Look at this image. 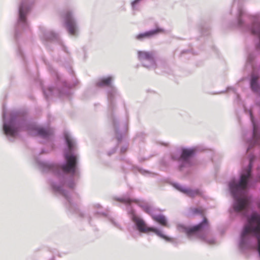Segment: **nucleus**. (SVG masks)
<instances>
[{"instance_id": "1", "label": "nucleus", "mask_w": 260, "mask_h": 260, "mask_svg": "<svg viewBox=\"0 0 260 260\" xmlns=\"http://www.w3.org/2000/svg\"><path fill=\"white\" fill-rule=\"evenodd\" d=\"M64 138L68 147L64 151V162L55 164L36 158V163L42 172L53 173L54 178L50 182L53 191L67 200L71 211L76 212V203L70 198L66 189L67 187L74 188L76 185L77 176V157L75 153L76 142L68 134H64Z\"/></svg>"}, {"instance_id": "2", "label": "nucleus", "mask_w": 260, "mask_h": 260, "mask_svg": "<svg viewBox=\"0 0 260 260\" xmlns=\"http://www.w3.org/2000/svg\"><path fill=\"white\" fill-rule=\"evenodd\" d=\"M3 131L10 141L17 137L22 131L27 132L29 135L39 134L43 137H48L45 129L39 128L36 124L26 119V115L19 111H11L7 115L4 110L3 112Z\"/></svg>"}, {"instance_id": "3", "label": "nucleus", "mask_w": 260, "mask_h": 260, "mask_svg": "<svg viewBox=\"0 0 260 260\" xmlns=\"http://www.w3.org/2000/svg\"><path fill=\"white\" fill-rule=\"evenodd\" d=\"M251 163L250 160L248 168L241 174L238 182L233 180L229 183L230 189L235 199L233 208L236 212L245 209L249 204V198L244 193L251 176Z\"/></svg>"}, {"instance_id": "4", "label": "nucleus", "mask_w": 260, "mask_h": 260, "mask_svg": "<svg viewBox=\"0 0 260 260\" xmlns=\"http://www.w3.org/2000/svg\"><path fill=\"white\" fill-rule=\"evenodd\" d=\"M34 2L31 0H22L18 9V18L15 29V37L17 38L20 29L25 30L28 28L26 15L29 12Z\"/></svg>"}, {"instance_id": "5", "label": "nucleus", "mask_w": 260, "mask_h": 260, "mask_svg": "<svg viewBox=\"0 0 260 260\" xmlns=\"http://www.w3.org/2000/svg\"><path fill=\"white\" fill-rule=\"evenodd\" d=\"M57 78L58 79L57 87L50 86L47 90L43 89L44 94L46 98L51 95L61 97L69 94L70 85H68L64 81L61 80L58 75H57Z\"/></svg>"}, {"instance_id": "6", "label": "nucleus", "mask_w": 260, "mask_h": 260, "mask_svg": "<svg viewBox=\"0 0 260 260\" xmlns=\"http://www.w3.org/2000/svg\"><path fill=\"white\" fill-rule=\"evenodd\" d=\"M191 210L193 214H199L202 215L203 217V220L201 223L197 225L185 229V233L188 237L195 235L204 228L209 226L208 219L204 215L205 210L202 207L192 208Z\"/></svg>"}, {"instance_id": "7", "label": "nucleus", "mask_w": 260, "mask_h": 260, "mask_svg": "<svg viewBox=\"0 0 260 260\" xmlns=\"http://www.w3.org/2000/svg\"><path fill=\"white\" fill-rule=\"evenodd\" d=\"M133 221L136 223L138 230L140 232L148 233L152 232L154 233L158 236L168 242H171L172 241V238L162 234L158 229L152 227H147L145 222L142 219L137 217H134L133 218Z\"/></svg>"}, {"instance_id": "8", "label": "nucleus", "mask_w": 260, "mask_h": 260, "mask_svg": "<svg viewBox=\"0 0 260 260\" xmlns=\"http://www.w3.org/2000/svg\"><path fill=\"white\" fill-rule=\"evenodd\" d=\"M64 25L69 33L72 35H76L77 30V22L71 11H67L63 15Z\"/></svg>"}, {"instance_id": "9", "label": "nucleus", "mask_w": 260, "mask_h": 260, "mask_svg": "<svg viewBox=\"0 0 260 260\" xmlns=\"http://www.w3.org/2000/svg\"><path fill=\"white\" fill-rule=\"evenodd\" d=\"M42 36L41 38L43 41H56L62 47V49L66 51L65 47L63 46L62 42L59 40L58 35L54 33L50 30H47L45 28H41Z\"/></svg>"}, {"instance_id": "10", "label": "nucleus", "mask_w": 260, "mask_h": 260, "mask_svg": "<svg viewBox=\"0 0 260 260\" xmlns=\"http://www.w3.org/2000/svg\"><path fill=\"white\" fill-rule=\"evenodd\" d=\"M165 32L164 29L161 28H157L154 30H151L143 33L138 34L136 36V38L139 40H143L145 39H148L152 37L153 36L160 33Z\"/></svg>"}, {"instance_id": "11", "label": "nucleus", "mask_w": 260, "mask_h": 260, "mask_svg": "<svg viewBox=\"0 0 260 260\" xmlns=\"http://www.w3.org/2000/svg\"><path fill=\"white\" fill-rule=\"evenodd\" d=\"M36 126L37 127L39 128H42V129H45V131H46L47 132V133H48V132H49V135H48V137H43V136H41L40 135H39L38 134H36V135H31V136H40L42 139H43L45 140H46V141L49 142L50 145L51 146H52V144L51 141H52V138H53V129L51 128H50V127L44 128V127L39 126L37 125V124H36ZM51 148H53V146H51Z\"/></svg>"}, {"instance_id": "12", "label": "nucleus", "mask_w": 260, "mask_h": 260, "mask_svg": "<svg viewBox=\"0 0 260 260\" xmlns=\"http://www.w3.org/2000/svg\"><path fill=\"white\" fill-rule=\"evenodd\" d=\"M194 150L192 149H183L180 156V159L183 161H186L189 158L193 155Z\"/></svg>"}, {"instance_id": "13", "label": "nucleus", "mask_w": 260, "mask_h": 260, "mask_svg": "<svg viewBox=\"0 0 260 260\" xmlns=\"http://www.w3.org/2000/svg\"><path fill=\"white\" fill-rule=\"evenodd\" d=\"M152 219L162 226H168L167 220L165 216L162 215H152Z\"/></svg>"}, {"instance_id": "14", "label": "nucleus", "mask_w": 260, "mask_h": 260, "mask_svg": "<svg viewBox=\"0 0 260 260\" xmlns=\"http://www.w3.org/2000/svg\"><path fill=\"white\" fill-rule=\"evenodd\" d=\"M138 54L139 59L153 60L152 55L150 52L139 51Z\"/></svg>"}, {"instance_id": "15", "label": "nucleus", "mask_w": 260, "mask_h": 260, "mask_svg": "<svg viewBox=\"0 0 260 260\" xmlns=\"http://www.w3.org/2000/svg\"><path fill=\"white\" fill-rule=\"evenodd\" d=\"M180 190L186 193L190 197H194L199 194V191L198 189L191 190L186 188H181Z\"/></svg>"}, {"instance_id": "16", "label": "nucleus", "mask_w": 260, "mask_h": 260, "mask_svg": "<svg viewBox=\"0 0 260 260\" xmlns=\"http://www.w3.org/2000/svg\"><path fill=\"white\" fill-rule=\"evenodd\" d=\"M112 80L111 77L103 78L99 80L97 84L99 86H109L111 83Z\"/></svg>"}, {"instance_id": "17", "label": "nucleus", "mask_w": 260, "mask_h": 260, "mask_svg": "<svg viewBox=\"0 0 260 260\" xmlns=\"http://www.w3.org/2000/svg\"><path fill=\"white\" fill-rule=\"evenodd\" d=\"M257 80L258 77L256 76H253L251 80V87L254 91H257L258 89V84L257 83Z\"/></svg>"}, {"instance_id": "18", "label": "nucleus", "mask_w": 260, "mask_h": 260, "mask_svg": "<svg viewBox=\"0 0 260 260\" xmlns=\"http://www.w3.org/2000/svg\"><path fill=\"white\" fill-rule=\"evenodd\" d=\"M117 201H118L121 203L128 204H130L132 203H137V200H135V199H131L129 198H118L117 199Z\"/></svg>"}, {"instance_id": "19", "label": "nucleus", "mask_w": 260, "mask_h": 260, "mask_svg": "<svg viewBox=\"0 0 260 260\" xmlns=\"http://www.w3.org/2000/svg\"><path fill=\"white\" fill-rule=\"evenodd\" d=\"M250 114H251V120L253 123V139L255 141H256L258 138V137L257 135V127H256L255 124L254 123V122H253V117L252 116L251 113H250Z\"/></svg>"}, {"instance_id": "20", "label": "nucleus", "mask_w": 260, "mask_h": 260, "mask_svg": "<svg viewBox=\"0 0 260 260\" xmlns=\"http://www.w3.org/2000/svg\"><path fill=\"white\" fill-rule=\"evenodd\" d=\"M252 33L258 36L259 39V45L258 48H260V25H257L252 29Z\"/></svg>"}, {"instance_id": "21", "label": "nucleus", "mask_w": 260, "mask_h": 260, "mask_svg": "<svg viewBox=\"0 0 260 260\" xmlns=\"http://www.w3.org/2000/svg\"><path fill=\"white\" fill-rule=\"evenodd\" d=\"M143 209L144 210L145 212H146V213L150 214L151 213V212H152V210H151V208L148 206H145L143 207Z\"/></svg>"}, {"instance_id": "22", "label": "nucleus", "mask_w": 260, "mask_h": 260, "mask_svg": "<svg viewBox=\"0 0 260 260\" xmlns=\"http://www.w3.org/2000/svg\"><path fill=\"white\" fill-rule=\"evenodd\" d=\"M139 0H135L134 2H133L132 5L134 6L136 4H137Z\"/></svg>"}, {"instance_id": "23", "label": "nucleus", "mask_w": 260, "mask_h": 260, "mask_svg": "<svg viewBox=\"0 0 260 260\" xmlns=\"http://www.w3.org/2000/svg\"><path fill=\"white\" fill-rule=\"evenodd\" d=\"M41 153H45L44 150H43L42 151V152H41Z\"/></svg>"}]
</instances>
